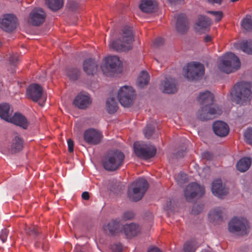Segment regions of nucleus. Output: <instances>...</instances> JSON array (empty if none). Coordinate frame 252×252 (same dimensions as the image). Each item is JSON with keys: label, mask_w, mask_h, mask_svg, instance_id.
<instances>
[{"label": "nucleus", "mask_w": 252, "mask_h": 252, "mask_svg": "<svg viewBox=\"0 0 252 252\" xmlns=\"http://www.w3.org/2000/svg\"><path fill=\"white\" fill-rule=\"evenodd\" d=\"M198 100L202 106L197 112V117L201 121L212 120L222 113L221 110L214 104V95L210 92L200 93Z\"/></svg>", "instance_id": "1"}, {"label": "nucleus", "mask_w": 252, "mask_h": 252, "mask_svg": "<svg viewBox=\"0 0 252 252\" xmlns=\"http://www.w3.org/2000/svg\"><path fill=\"white\" fill-rule=\"evenodd\" d=\"M252 85L250 82L237 83L230 93V99L236 104L243 105L251 100Z\"/></svg>", "instance_id": "2"}, {"label": "nucleus", "mask_w": 252, "mask_h": 252, "mask_svg": "<svg viewBox=\"0 0 252 252\" xmlns=\"http://www.w3.org/2000/svg\"><path fill=\"white\" fill-rule=\"evenodd\" d=\"M125 158L124 154L120 150L108 151L102 159L103 167L109 171H116L123 165Z\"/></svg>", "instance_id": "3"}, {"label": "nucleus", "mask_w": 252, "mask_h": 252, "mask_svg": "<svg viewBox=\"0 0 252 252\" xmlns=\"http://www.w3.org/2000/svg\"><path fill=\"white\" fill-rule=\"evenodd\" d=\"M134 40L132 29L130 27H125L118 39L110 43L111 48L116 51H126L131 49L130 44Z\"/></svg>", "instance_id": "4"}, {"label": "nucleus", "mask_w": 252, "mask_h": 252, "mask_svg": "<svg viewBox=\"0 0 252 252\" xmlns=\"http://www.w3.org/2000/svg\"><path fill=\"white\" fill-rule=\"evenodd\" d=\"M148 188V183L144 178H139L133 182L128 188L127 195L129 199L135 202L141 200Z\"/></svg>", "instance_id": "5"}, {"label": "nucleus", "mask_w": 252, "mask_h": 252, "mask_svg": "<svg viewBox=\"0 0 252 252\" xmlns=\"http://www.w3.org/2000/svg\"><path fill=\"white\" fill-rule=\"evenodd\" d=\"M241 62L239 58L232 53L225 54L220 59L218 64L219 69L226 73H230L239 69Z\"/></svg>", "instance_id": "6"}, {"label": "nucleus", "mask_w": 252, "mask_h": 252, "mask_svg": "<svg viewBox=\"0 0 252 252\" xmlns=\"http://www.w3.org/2000/svg\"><path fill=\"white\" fill-rule=\"evenodd\" d=\"M122 67V62L119 58L116 56L106 57L101 65V69L103 74L110 76L121 72Z\"/></svg>", "instance_id": "7"}, {"label": "nucleus", "mask_w": 252, "mask_h": 252, "mask_svg": "<svg viewBox=\"0 0 252 252\" xmlns=\"http://www.w3.org/2000/svg\"><path fill=\"white\" fill-rule=\"evenodd\" d=\"M185 71V77L189 80H195L202 77L205 72L204 65L198 62L188 63L183 68Z\"/></svg>", "instance_id": "8"}, {"label": "nucleus", "mask_w": 252, "mask_h": 252, "mask_svg": "<svg viewBox=\"0 0 252 252\" xmlns=\"http://www.w3.org/2000/svg\"><path fill=\"white\" fill-rule=\"evenodd\" d=\"M250 226L248 220L244 218H233L228 224L229 231L238 235H244L248 233Z\"/></svg>", "instance_id": "9"}, {"label": "nucleus", "mask_w": 252, "mask_h": 252, "mask_svg": "<svg viewBox=\"0 0 252 252\" xmlns=\"http://www.w3.org/2000/svg\"><path fill=\"white\" fill-rule=\"evenodd\" d=\"M134 91L128 86H124L119 89L117 97L121 104L125 107L130 106L133 103Z\"/></svg>", "instance_id": "10"}, {"label": "nucleus", "mask_w": 252, "mask_h": 252, "mask_svg": "<svg viewBox=\"0 0 252 252\" xmlns=\"http://www.w3.org/2000/svg\"><path fill=\"white\" fill-rule=\"evenodd\" d=\"M134 149L136 155L144 159L152 158L157 152V149L154 146L148 144H141L137 145L135 143Z\"/></svg>", "instance_id": "11"}, {"label": "nucleus", "mask_w": 252, "mask_h": 252, "mask_svg": "<svg viewBox=\"0 0 252 252\" xmlns=\"http://www.w3.org/2000/svg\"><path fill=\"white\" fill-rule=\"evenodd\" d=\"M205 192L204 188L198 184L190 183L184 190V195L188 202H191L196 196H202Z\"/></svg>", "instance_id": "12"}, {"label": "nucleus", "mask_w": 252, "mask_h": 252, "mask_svg": "<svg viewBox=\"0 0 252 252\" xmlns=\"http://www.w3.org/2000/svg\"><path fill=\"white\" fill-rule=\"evenodd\" d=\"M17 25V18L12 14H4L0 20V28L7 32H10L14 30Z\"/></svg>", "instance_id": "13"}, {"label": "nucleus", "mask_w": 252, "mask_h": 252, "mask_svg": "<svg viewBox=\"0 0 252 252\" xmlns=\"http://www.w3.org/2000/svg\"><path fill=\"white\" fill-rule=\"evenodd\" d=\"M102 138V133L94 128L87 129L84 133V140L89 144L97 145L101 142Z\"/></svg>", "instance_id": "14"}, {"label": "nucleus", "mask_w": 252, "mask_h": 252, "mask_svg": "<svg viewBox=\"0 0 252 252\" xmlns=\"http://www.w3.org/2000/svg\"><path fill=\"white\" fill-rule=\"evenodd\" d=\"M46 17V13L40 8H34L30 15L31 24L34 26H39L43 23Z\"/></svg>", "instance_id": "15"}, {"label": "nucleus", "mask_w": 252, "mask_h": 252, "mask_svg": "<svg viewBox=\"0 0 252 252\" xmlns=\"http://www.w3.org/2000/svg\"><path fill=\"white\" fill-rule=\"evenodd\" d=\"M90 95L86 93H80L75 97L73 103L81 109H86L92 103Z\"/></svg>", "instance_id": "16"}, {"label": "nucleus", "mask_w": 252, "mask_h": 252, "mask_svg": "<svg viewBox=\"0 0 252 252\" xmlns=\"http://www.w3.org/2000/svg\"><path fill=\"white\" fill-rule=\"evenodd\" d=\"M42 88L37 84L31 85L27 89V95L33 101H37L42 96Z\"/></svg>", "instance_id": "17"}, {"label": "nucleus", "mask_w": 252, "mask_h": 252, "mask_svg": "<svg viewBox=\"0 0 252 252\" xmlns=\"http://www.w3.org/2000/svg\"><path fill=\"white\" fill-rule=\"evenodd\" d=\"M214 133L218 136L225 137L229 132V128L227 124L222 121H216L213 125Z\"/></svg>", "instance_id": "18"}, {"label": "nucleus", "mask_w": 252, "mask_h": 252, "mask_svg": "<svg viewBox=\"0 0 252 252\" xmlns=\"http://www.w3.org/2000/svg\"><path fill=\"white\" fill-rule=\"evenodd\" d=\"M211 24L209 18L205 16H200L195 24L194 29L196 32L202 33L209 31Z\"/></svg>", "instance_id": "19"}, {"label": "nucleus", "mask_w": 252, "mask_h": 252, "mask_svg": "<svg viewBox=\"0 0 252 252\" xmlns=\"http://www.w3.org/2000/svg\"><path fill=\"white\" fill-rule=\"evenodd\" d=\"M211 189L213 194L218 197L224 195L228 192L227 189L220 179H216L213 182Z\"/></svg>", "instance_id": "20"}, {"label": "nucleus", "mask_w": 252, "mask_h": 252, "mask_svg": "<svg viewBox=\"0 0 252 252\" xmlns=\"http://www.w3.org/2000/svg\"><path fill=\"white\" fill-rule=\"evenodd\" d=\"M8 122L19 126L25 129H27L29 126V122L26 118L20 113H16L12 117L10 116Z\"/></svg>", "instance_id": "21"}, {"label": "nucleus", "mask_w": 252, "mask_h": 252, "mask_svg": "<svg viewBox=\"0 0 252 252\" xmlns=\"http://www.w3.org/2000/svg\"><path fill=\"white\" fill-rule=\"evenodd\" d=\"M83 68L84 72L87 74L94 75L97 72L98 64L94 59H86L84 61Z\"/></svg>", "instance_id": "22"}, {"label": "nucleus", "mask_w": 252, "mask_h": 252, "mask_svg": "<svg viewBox=\"0 0 252 252\" xmlns=\"http://www.w3.org/2000/svg\"><path fill=\"white\" fill-rule=\"evenodd\" d=\"M176 28L177 31L180 33H185L188 31L189 24L185 14H180L178 16Z\"/></svg>", "instance_id": "23"}, {"label": "nucleus", "mask_w": 252, "mask_h": 252, "mask_svg": "<svg viewBox=\"0 0 252 252\" xmlns=\"http://www.w3.org/2000/svg\"><path fill=\"white\" fill-rule=\"evenodd\" d=\"M163 92L167 94H174L177 91V82L172 78H165L163 83Z\"/></svg>", "instance_id": "24"}, {"label": "nucleus", "mask_w": 252, "mask_h": 252, "mask_svg": "<svg viewBox=\"0 0 252 252\" xmlns=\"http://www.w3.org/2000/svg\"><path fill=\"white\" fill-rule=\"evenodd\" d=\"M120 221L117 220H112L106 225L103 226L105 232L110 235H113L120 231Z\"/></svg>", "instance_id": "25"}, {"label": "nucleus", "mask_w": 252, "mask_h": 252, "mask_svg": "<svg viewBox=\"0 0 252 252\" xmlns=\"http://www.w3.org/2000/svg\"><path fill=\"white\" fill-rule=\"evenodd\" d=\"M123 232L127 238H131L137 235L140 232V229L138 225L131 223L123 226Z\"/></svg>", "instance_id": "26"}, {"label": "nucleus", "mask_w": 252, "mask_h": 252, "mask_svg": "<svg viewBox=\"0 0 252 252\" xmlns=\"http://www.w3.org/2000/svg\"><path fill=\"white\" fill-rule=\"evenodd\" d=\"M157 5L155 0H141L139 8L142 11L149 13L154 11Z\"/></svg>", "instance_id": "27"}, {"label": "nucleus", "mask_w": 252, "mask_h": 252, "mask_svg": "<svg viewBox=\"0 0 252 252\" xmlns=\"http://www.w3.org/2000/svg\"><path fill=\"white\" fill-rule=\"evenodd\" d=\"M23 148V140L19 135L15 136L12 141L10 151L12 153L19 152Z\"/></svg>", "instance_id": "28"}, {"label": "nucleus", "mask_w": 252, "mask_h": 252, "mask_svg": "<svg viewBox=\"0 0 252 252\" xmlns=\"http://www.w3.org/2000/svg\"><path fill=\"white\" fill-rule=\"evenodd\" d=\"M252 163L251 158H244L237 163L236 168L240 172H244L249 169Z\"/></svg>", "instance_id": "29"}, {"label": "nucleus", "mask_w": 252, "mask_h": 252, "mask_svg": "<svg viewBox=\"0 0 252 252\" xmlns=\"http://www.w3.org/2000/svg\"><path fill=\"white\" fill-rule=\"evenodd\" d=\"M10 116V105L7 103L0 104V117L7 122Z\"/></svg>", "instance_id": "30"}, {"label": "nucleus", "mask_w": 252, "mask_h": 252, "mask_svg": "<svg viewBox=\"0 0 252 252\" xmlns=\"http://www.w3.org/2000/svg\"><path fill=\"white\" fill-rule=\"evenodd\" d=\"M48 7L56 11L61 9L63 4V0H46Z\"/></svg>", "instance_id": "31"}, {"label": "nucleus", "mask_w": 252, "mask_h": 252, "mask_svg": "<svg viewBox=\"0 0 252 252\" xmlns=\"http://www.w3.org/2000/svg\"><path fill=\"white\" fill-rule=\"evenodd\" d=\"M150 80V76L147 71H143L141 72L137 81V86L139 88H143L147 85Z\"/></svg>", "instance_id": "32"}, {"label": "nucleus", "mask_w": 252, "mask_h": 252, "mask_svg": "<svg viewBox=\"0 0 252 252\" xmlns=\"http://www.w3.org/2000/svg\"><path fill=\"white\" fill-rule=\"evenodd\" d=\"M106 108L110 114L115 113L118 109L117 103L114 97L108 98L106 101Z\"/></svg>", "instance_id": "33"}, {"label": "nucleus", "mask_w": 252, "mask_h": 252, "mask_svg": "<svg viewBox=\"0 0 252 252\" xmlns=\"http://www.w3.org/2000/svg\"><path fill=\"white\" fill-rule=\"evenodd\" d=\"M242 27L247 31H252V15H247L241 21Z\"/></svg>", "instance_id": "34"}, {"label": "nucleus", "mask_w": 252, "mask_h": 252, "mask_svg": "<svg viewBox=\"0 0 252 252\" xmlns=\"http://www.w3.org/2000/svg\"><path fill=\"white\" fill-rule=\"evenodd\" d=\"M239 47L244 52L252 55V40L242 41L239 44Z\"/></svg>", "instance_id": "35"}, {"label": "nucleus", "mask_w": 252, "mask_h": 252, "mask_svg": "<svg viewBox=\"0 0 252 252\" xmlns=\"http://www.w3.org/2000/svg\"><path fill=\"white\" fill-rule=\"evenodd\" d=\"M222 211L220 208H216L211 210L208 214V217L211 221H214L221 219Z\"/></svg>", "instance_id": "36"}, {"label": "nucleus", "mask_w": 252, "mask_h": 252, "mask_svg": "<svg viewBox=\"0 0 252 252\" xmlns=\"http://www.w3.org/2000/svg\"><path fill=\"white\" fill-rule=\"evenodd\" d=\"M66 74L70 80H76L80 75V71L76 68H69L66 70Z\"/></svg>", "instance_id": "37"}, {"label": "nucleus", "mask_w": 252, "mask_h": 252, "mask_svg": "<svg viewBox=\"0 0 252 252\" xmlns=\"http://www.w3.org/2000/svg\"><path fill=\"white\" fill-rule=\"evenodd\" d=\"M155 128V126L154 124H150L147 125L143 130V133L145 137L147 139H149L153 135Z\"/></svg>", "instance_id": "38"}, {"label": "nucleus", "mask_w": 252, "mask_h": 252, "mask_svg": "<svg viewBox=\"0 0 252 252\" xmlns=\"http://www.w3.org/2000/svg\"><path fill=\"white\" fill-rule=\"evenodd\" d=\"M196 249L195 243L193 241H187L184 246L185 252H195Z\"/></svg>", "instance_id": "39"}, {"label": "nucleus", "mask_w": 252, "mask_h": 252, "mask_svg": "<svg viewBox=\"0 0 252 252\" xmlns=\"http://www.w3.org/2000/svg\"><path fill=\"white\" fill-rule=\"evenodd\" d=\"M179 184H183L188 181V175L183 172L179 173L175 177Z\"/></svg>", "instance_id": "40"}, {"label": "nucleus", "mask_w": 252, "mask_h": 252, "mask_svg": "<svg viewBox=\"0 0 252 252\" xmlns=\"http://www.w3.org/2000/svg\"><path fill=\"white\" fill-rule=\"evenodd\" d=\"M244 136L247 143L252 145V128H248L245 132Z\"/></svg>", "instance_id": "41"}, {"label": "nucleus", "mask_w": 252, "mask_h": 252, "mask_svg": "<svg viewBox=\"0 0 252 252\" xmlns=\"http://www.w3.org/2000/svg\"><path fill=\"white\" fill-rule=\"evenodd\" d=\"M207 13L213 15L215 17V19L216 22L220 21L223 17V13L220 11H208Z\"/></svg>", "instance_id": "42"}, {"label": "nucleus", "mask_w": 252, "mask_h": 252, "mask_svg": "<svg viewBox=\"0 0 252 252\" xmlns=\"http://www.w3.org/2000/svg\"><path fill=\"white\" fill-rule=\"evenodd\" d=\"M26 232L29 235L34 237L37 236L39 233L37 228L34 226L28 227L26 229Z\"/></svg>", "instance_id": "43"}, {"label": "nucleus", "mask_w": 252, "mask_h": 252, "mask_svg": "<svg viewBox=\"0 0 252 252\" xmlns=\"http://www.w3.org/2000/svg\"><path fill=\"white\" fill-rule=\"evenodd\" d=\"M204 205L203 204L194 205L192 209V213L193 214L197 215L200 213L203 209Z\"/></svg>", "instance_id": "44"}, {"label": "nucleus", "mask_w": 252, "mask_h": 252, "mask_svg": "<svg viewBox=\"0 0 252 252\" xmlns=\"http://www.w3.org/2000/svg\"><path fill=\"white\" fill-rule=\"evenodd\" d=\"M9 231L7 229H2L0 233V239L1 240L2 242H5L7 240Z\"/></svg>", "instance_id": "45"}, {"label": "nucleus", "mask_w": 252, "mask_h": 252, "mask_svg": "<svg viewBox=\"0 0 252 252\" xmlns=\"http://www.w3.org/2000/svg\"><path fill=\"white\" fill-rule=\"evenodd\" d=\"M134 217V214L131 211H126L123 215L122 219L125 220H130Z\"/></svg>", "instance_id": "46"}, {"label": "nucleus", "mask_w": 252, "mask_h": 252, "mask_svg": "<svg viewBox=\"0 0 252 252\" xmlns=\"http://www.w3.org/2000/svg\"><path fill=\"white\" fill-rule=\"evenodd\" d=\"M111 249L113 252H122V246L120 243H116L112 245Z\"/></svg>", "instance_id": "47"}, {"label": "nucleus", "mask_w": 252, "mask_h": 252, "mask_svg": "<svg viewBox=\"0 0 252 252\" xmlns=\"http://www.w3.org/2000/svg\"><path fill=\"white\" fill-rule=\"evenodd\" d=\"M164 43V39L161 37H158L156 38L154 42V45L155 47H160Z\"/></svg>", "instance_id": "48"}, {"label": "nucleus", "mask_w": 252, "mask_h": 252, "mask_svg": "<svg viewBox=\"0 0 252 252\" xmlns=\"http://www.w3.org/2000/svg\"><path fill=\"white\" fill-rule=\"evenodd\" d=\"M67 146L69 152L72 153L74 151V142L72 139L67 140Z\"/></svg>", "instance_id": "49"}, {"label": "nucleus", "mask_w": 252, "mask_h": 252, "mask_svg": "<svg viewBox=\"0 0 252 252\" xmlns=\"http://www.w3.org/2000/svg\"><path fill=\"white\" fill-rule=\"evenodd\" d=\"M202 156L203 158H205L207 160H211L213 156L212 153L209 152H204L202 154Z\"/></svg>", "instance_id": "50"}, {"label": "nucleus", "mask_w": 252, "mask_h": 252, "mask_svg": "<svg viewBox=\"0 0 252 252\" xmlns=\"http://www.w3.org/2000/svg\"><path fill=\"white\" fill-rule=\"evenodd\" d=\"M9 60L12 64H15L19 60L18 57L16 55H13L10 56Z\"/></svg>", "instance_id": "51"}, {"label": "nucleus", "mask_w": 252, "mask_h": 252, "mask_svg": "<svg viewBox=\"0 0 252 252\" xmlns=\"http://www.w3.org/2000/svg\"><path fill=\"white\" fill-rule=\"evenodd\" d=\"M82 198L86 200H88L90 198V195L88 192L84 191L82 194Z\"/></svg>", "instance_id": "52"}, {"label": "nucleus", "mask_w": 252, "mask_h": 252, "mask_svg": "<svg viewBox=\"0 0 252 252\" xmlns=\"http://www.w3.org/2000/svg\"><path fill=\"white\" fill-rule=\"evenodd\" d=\"M185 153V151L184 150V149H182L177 152L176 156L177 158H181L184 156Z\"/></svg>", "instance_id": "53"}, {"label": "nucleus", "mask_w": 252, "mask_h": 252, "mask_svg": "<svg viewBox=\"0 0 252 252\" xmlns=\"http://www.w3.org/2000/svg\"><path fill=\"white\" fill-rule=\"evenodd\" d=\"M209 3L212 4H217L220 5L222 3V0H208Z\"/></svg>", "instance_id": "54"}, {"label": "nucleus", "mask_w": 252, "mask_h": 252, "mask_svg": "<svg viewBox=\"0 0 252 252\" xmlns=\"http://www.w3.org/2000/svg\"><path fill=\"white\" fill-rule=\"evenodd\" d=\"M212 39V37L208 34L206 35L204 38V40L205 42H211Z\"/></svg>", "instance_id": "55"}, {"label": "nucleus", "mask_w": 252, "mask_h": 252, "mask_svg": "<svg viewBox=\"0 0 252 252\" xmlns=\"http://www.w3.org/2000/svg\"><path fill=\"white\" fill-rule=\"evenodd\" d=\"M147 252H161L158 248L153 247L150 249Z\"/></svg>", "instance_id": "56"}, {"label": "nucleus", "mask_w": 252, "mask_h": 252, "mask_svg": "<svg viewBox=\"0 0 252 252\" xmlns=\"http://www.w3.org/2000/svg\"><path fill=\"white\" fill-rule=\"evenodd\" d=\"M171 204V201L170 200L169 201H167V204L165 206H164V209L166 210H168L170 209V206Z\"/></svg>", "instance_id": "57"}, {"label": "nucleus", "mask_w": 252, "mask_h": 252, "mask_svg": "<svg viewBox=\"0 0 252 252\" xmlns=\"http://www.w3.org/2000/svg\"><path fill=\"white\" fill-rule=\"evenodd\" d=\"M171 3H180L184 1V0H168Z\"/></svg>", "instance_id": "58"}, {"label": "nucleus", "mask_w": 252, "mask_h": 252, "mask_svg": "<svg viewBox=\"0 0 252 252\" xmlns=\"http://www.w3.org/2000/svg\"><path fill=\"white\" fill-rule=\"evenodd\" d=\"M231 0V1H232V2H234L237 1L238 0Z\"/></svg>", "instance_id": "59"}, {"label": "nucleus", "mask_w": 252, "mask_h": 252, "mask_svg": "<svg viewBox=\"0 0 252 252\" xmlns=\"http://www.w3.org/2000/svg\"><path fill=\"white\" fill-rule=\"evenodd\" d=\"M2 45V43L0 41V47Z\"/></svg>", "instance_id": "60"}]
</instances>
